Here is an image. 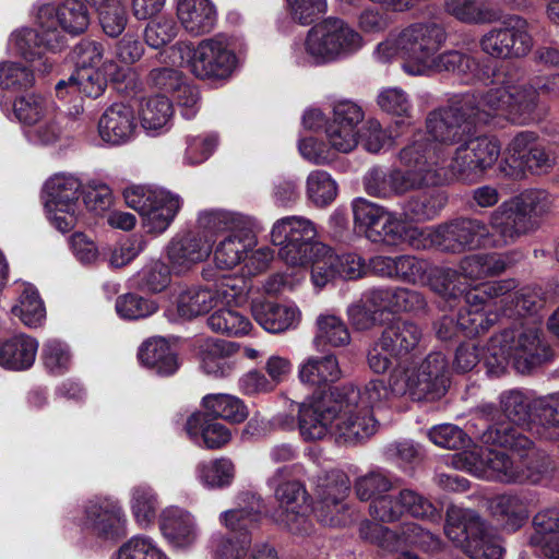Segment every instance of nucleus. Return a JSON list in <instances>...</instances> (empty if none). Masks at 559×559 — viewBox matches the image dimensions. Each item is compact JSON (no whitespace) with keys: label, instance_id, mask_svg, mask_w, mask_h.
I'll return each mask as SVG.
<instances>
[{"label":"nucleus","instance_id":"nucleus-1","mask_svg":"<svg viewBox=\"0 0 559 559\" xmlns=\"http://www.w3.org/2000/svg\"><path fill=\"white\" fill-rule=\"evenodd\" d=\"M298 430L304 441L323 440L329 436L347 444H356L377 431L373 404L368 403L366 385L337 386L328 393L312 395L297 403Z\"/></svg>","mask_w":559,"mask_h":559},{"label":"nucleus","instance_id":"nucleus-2","mask_svg":"<svg viewBox=\"0 0 559 559\" xmlns=\"http://www.w3.org/2000/svg\"><path fill=\"white\" fill-rule=\"evenodd\" d=\"M503 88H489L480 94H465L450 105L431 111L426 119L427 133L417 132L411 143L420 142L426 152L421 160H440L445 166L450 160V146L464 141L472 126L487 123L493 117L506 116V108L513 112H527L532 100L511 103L513 95Z\"/></svg>","mask_w":559,"mask_h":559},{"label":"nucleus","instance_id":"nucleus-3","mask_svg":"<svg viewBox=\"0 0 559 559\" xmlns=\"http://www.w3.org/2000/svg\"><path fill=\"white\" fill-rule=\"evenodd\" d=\"M479 439L484 444L510 449L514 461L506 452L474 445L455 453L451 464L478 478L506 484L537 483L547 467V455L532 440L509 423L487 427Z\"/></svg>","mask_w":559,"mask_h":559},{"label":"nucleus","instance_id":"nucleus-4","mask_svg":"<svg viewBox=\"0 0 559 559\" xmlns=\"http://www.w3.org/2000/svg\"><path fill=\"white\" fill-rule=\"evenodd\" d=\"M445 371L447 360L439 352L420 362L400 364L390 376L389 386L380 379L366 384L367 401L378 408L392 396L408 395L413 401L440 399L448 388Z\"/></svg>","mask_w":559,"mask_h":559},{"label":"nucleus","instance_id":"nucleus-5","mask_svg":"<svg viewBox=\"0 0 559 559\" xmlns=\"http://www.w3.org/2000/svg\"><path fill=\"white\" fill-rule=\"evenodd\" d=\"M447 33L436 22H416L379 43L373 57L381 63L390 62L395 57L402 58L403 71L412 76L429 75L433 66V56L445 43Z\"/></svg>","mask_w":559,"mask_h":559},{"label":"nucleus","instance_id":"nucleus-6","mask_svg":"<svg viewBox=\"0 0 559 559\" xmlns=\"http://www.w3.org/2000/svg\"><path fill=\"white\" fill-rule=\"evenodd\" d=\"M546 357L540 322L535 318L493 336L484 356L490 376L502 374L510 361L520 373H527Z\"/></svg>","mask_w":559,"mask_h":559},{"label":"nucleus","instance_id":"nucleus-7","mask_svg":"<svg viewBox=\"0 0 559 559\" xmlns=\"http://www.w3.org/2000/svg\"><path fill=\"white\" fill-rule=\"evenodd\" d=\"M365 45L361 34L338 17L313 25L302 41L292 47V59L300 67H319L346 59Z\"/></svg>","mask_w":559,"mask_h":559},{"label":"nucleus","instance_id":"nucleus-8","mask_svg":"<svg viewBox=\"0 0 559 559\" xmlns=\"http://www.w3.org/2000/svg\"><path fill=\"white\" fill-rule=\"evenodd\" d=\"M426 147L420 142L409 143L401 150L399 158L405 169H370L364 177V187L371 197L389 198L429 186L440 185V175L432 170L429 160H421Z\"/></svg>","mask_w":559,"mask_h":559},{"label":"nucleus","instance_id":"nucleus-9","mask_svg":"<svg viewBox=\"0 0 559 559\" xmlns=\"http://www.w3.org/2000/svg\"><path fill=\"white\" fill-rule=\"evenodd\" d=\"M304 472V465L300 463L284 465L276 468L266 480L280 506L272 514V519L295 535H307L312 530V524L306 515V487L301 481L290 479L292 476L301 475Z\"/></svg>","mask_w":559,"mask_h":559},{"label":"nucleus","instance_id":"nucleus-10","mask_svg":"<svg viewBox=\"0 0 559 559\" xmlns=\"http://www.w3.org/2000/svg\"><path fill=\"white\" fill-rule=\"evenodd\" d=\"M270 236L272 243L280 248V258L290 266H313L319 257L328 252V246L317 240L314 223L304 216L292 215L275 221Z\"/></svg>","mask_w":559,"mask_h":559},{"label":"nucleus","instance_id":"nucleus-11","mask_svg":"<svg viewBox=\"0 0 559 559\" xmlns=\"http://www.w3.org/2000/svg\"><path fill=\"white\" fill-rule=\"evenodd\" d=\"M170 50L180 55L189 52V71L199 80L226 82L238 68V57L231 40L223 35L201 39L195 46L189 41H178Z\"/></svg>","mask_w":559,"mask_h":559},{"label":"nucleus","instance_id":"nucleus-12","mask_svg":"<svg viewBox=\"0 0 559 559\" xmlns=\"http://www.w3.org/2000/svg\"><path fill=\"white\" fill-rule=\"evenodd\" d=\"M444 533L472 559H502L504 549L500 540L471 509L449 507Z\"/></svg>","mask_w":559,"mask_h":559},{"label":"nucleus","instance_id":"nucleus-13","mask_svg":"<svg viewBox=\"0 0 559 559\" xmlns=\"http://www.w3.org/2000/svg\"><path fill=\"white\" fill-rule=\"evenodd\" d=\"M501 145L495 136H477L457 146L445 166L439 159L430 162L432 170L440 175V185L452 181H472L498 160Z\"/></svg>","mask_w":559,"mask_h":559},{"label":"nucleus","instance_id":"nucleus-14","mask_svg":"<svg viewBox=\"0 0 559 559\" xmlns=\"http://www.w3.org/2000/svg\"><path fill=\"white\" fill-rule=\"evenodd\" d=\"M123 197L128 206L141 216L143 229L153 235H159L170 226L182 204L178 194L153 186L129 187Z\"/></svg>","mask_w":559,"mask_h":559},{"label":"nucleus","instance_id":"nucleus-15","mask_svg":"<svg viewBox=\"0 0 559 559\" xmlns=\"http://www.w3.org/2000/svg\"><path fill=\"white\" fill-rule=\"evenodd\" d=\"M90 20L88 9L81 0H62L58 5L43 3L36 7V25L41 29L43 43L52 51H60L66 46V37L58 26L75 36L87 29Z\"/></svg>","mask_w":559,"mask_h":559},{"label":"nucleus","instance_id":"nucleus-16","mask_svg":"<svg viewBox=\"0 0 559 559\" xmlns=\"http://www.w3.org/2000/svg\"><path fill=\"white\" fill-rule=\"evenodd\" d=\"M82 182L71 174L51 176L44 186V204L51 225L61 233L71 230L80 215Z\"/></svg>","mask_w":559,"mask_h":559},{"label":"nucleus","instance_id":"nucleus-17","mask_svg":"<svg viewBox=\"0 0 559 559\" xmlns=\"http://www.w3.org/2000/svg\"><path fill=\"white\" fill-rule=\"evenodd\" d=\"M247 292L243 281L223 277L214 287L191 286L179 292L176 298L178 314L193 319L218 307L241 299Z\"/></svg>","mask_w":559,"mask_h":559},{"label":"nucleus","instance_id":"nucleus-18","mask_svg":"<svg viewBox=\"0 0 559 559\" xmlns=\"http://www.w3.org/2000/svg\"><path fill=\"white\" fill-rule=\"evenodd\" d=\"M481 50L497 59L525 56L532 48L527 23L520 16H511L484 34L479 40Z\"/></svg>","mask_w":559,"mask_h":559},{"label":"nucleus","instance_id":"nucleus-19","mask_svg":"<svg viewBox=\"0 0 559 559\" xmlns=\"http://www.w3.org/2000/svg\"><path fill=\"white\" fill-rule=\"evenodd\" d=\"M131 68L117 66L112 60L103 63V68L76 67L67 80H60L55 90L63 95L66 87H76L78 93L86 97L98 98L107 87L108 79L112 82H124L132 76Z\"/></svg>","mask_w":559,"mask_h":559},{"label":"nucleus","instance_id":"nucleus-20","mask_svg":"<svg viewBox=\"0 0 559 559\" xmlns=\"http://www.w3.org/2000/svg\"><path fill=\"white\" fill-rule=\"evenodd\" d=\"M442 251L459 253L479 248H497L496 234L477 218H459L441 225Z\"/></svg>","mask_w":559,"mask_h":559},{"label":"nucleus","instance_id":"nucleus-21","mask_svg":"<svg viewBox=\"0 0 559 559\" xmlns=\"http://www.w3.org/2000/svg\"><path fill=\"white\" fill-rule=\"evenodd\" d=\"M359 534L361 538L388 550H394L401 542L418 546L426 551L437 550L441 545L437 536L416 523L405 524L402 527L401 536H397L388 527L370 521H364L359 526Z\"/></svg>","mask_w":559,"mask_h":559},{"label":"nucleus","instance_id":"nucleus-22","mask_svg":"<svg viewBox=\"0 0 559 559\" xmlns=\"http://www.w3.org/2000/svg\"><path fill=\"white\" fill-rule=\"evenodd\" d=\"M352 206L355 224L370 241L386 245L396 239L400 225L394 213L362 198L355 199Z\"/></svg>","mask_w":559,"mask_h":559},{"label":"nucleus","instance_id":"nucleus-23","mask_svg":"<svg viewBox=\"0 0 559 559\" xmlns=\"http://www.w3.org/2000/svg\"><path fill=\"white\" fill-rule=\"evenodd\" d=\"M97 132L108 146L117 147L131 143L139 133L134 108L126 103H114L100 115Z\"/></svg>","mask_w":559,"mask_h":559},{"label":"nucleus","instance_id":"nucleus-24","mask_svg":"<svg viewBox=\"0 0 559 559\" xmlns=\"http://www.w3.org/2000/svg\"><path fill=\"white\" fill-rule=\"evenodd\" d=\"M368 273L366 260L355 252L336 254L328 247V252L320 255L311 270L314 286L324 287L338 276L344 280H357Z\"/></svg>","mask_w":559,"mask_h":559},{"label":"nucleus","instance_id":"nucleus-25","mask_svg":"<svg viewBox=\"0 0 559 559\" xmlns=\"http://www.w3.org/2000/svg\"><path fill=\"white\" fill-rule=\"evenodd\" d=\"M492 88H503L513 95L512 102L522 103L523 100H532V108L527 112H513V108H506V116L512 121H516L519 123H526L533 118V114L535 112L538 104V95L544 94L549 97H558L559 96V73L536 76L533 83H514L510 80H507L501 85L493 86Z\"/></svg>","mask_w":559,"mask_h":559},{"label":"nucleus","instance_id":"nucleus-26","mask_svg":"<svg viewBox=\"0 0 559 559\" xmlns=\"http://www.w3.org/2000/svg\"><path fill=\"white\" fill-rule=\"evenodd\" d=\"M81 525L99 536L112 538L124 532L127 515L118 500L95 498L85 504Z\"/></svg>","mask_w":559,"mask_h":559},{"label":"nucleus","instance_id":"nucleus-27","mask_svg":"<svg viewBox=\"0 0 559 559\" xmlns=\"http://www.w3.org/2000/svg\"><path fill=\"white\" fill-rule=\"evenodd\" d=\"M514 197L503 201L489 216V227L496 234L497 248L514 243L521 236L534 230Z\"/></svg>","mask_w":559,"mask_h":559},{"label":"nucleus","instance_id":"nucleus-28","mask_svg":"<svg viewBox=\"0 0 559 559\" xmlns=\"http://www.w3.org/2000/svg\"><path fill=\"white\" fill-rule=\"evenodd\" d=\"M212 250V238L197 231L175 236L167 246L166 254L171 266L182 272L206 260Z\"/></svg>","mask_w":559,"mask_h":559},{"label":"nucleus","instance_id":"nucleus-29","mask_svg":"<svg viewBox=\"0 0 559 559\" xmlns=\"http://www.w3.org/2000/svg\"><path fill=\"white\" fill-rule=\"evenodd\" d=\"M251 313L257 323L270 333L296 329L301 320V312L296 305L277 304L265 298L252 300Z\"/></svg>","mask_w":559,"mask_h":559},{"label":"nucleus","instance_id":"nucleus-30","mask_svg":"<svg viewBox=\"0 0 559 559\" xmlns=\"http://www.w3.org/2000/svg\"><path fill=\"white\" fill-rule=\"evenodd\" d=\"M176 16L190 36L211 33L217 23V8L212 0H175Z\"/></svg>","mask_w":559,"mask_h":559},{"label":"nucleus","instance_id":"nucleus-31","mask_svg":"<svg viewBox=\"0 0 559 559\" xmlns=\"http://www.w3.org/2000/svg\"><path fill=\"white\" fill-rule=\"evenodd\" d=\"M159 528L165 539L177 548L193 545L199 536L194 515L177 506L166 507L160 512Z\"/></svg>","mask_w":559,"mask_h":559},{"label":"nucleus","instance_id":"nucleus-32","mask_svg":"<svg viewBox=\"0 0 559 559\" xmlns=\"http://www.w3.org/2000/svg\"><path fill=\"white\" fill-rule=\"evenodd\" d=\"M240 501L243 504L221 512L218 522L227 531L235 534L236 538H243L247 535L252 539L251 533L261 520L263 501L260 496L250 492L242 493Z\"/></svg>","mask_w":559,"mask_h":559},{"label":"nucleus","instance_id":"nucleus-33","mask_svg":"<svg viewBox=\"0 0 559 559\" xmlns=\"http://www.w3.org/2000/svg\"><path fill=\"white\" fill-rule=\"evenodd\" d=\"M236 343L209 337L198 346V355L202 370L215 378L228 377L235 369L231 357L236 354Z\"/></svg>","mask_w":559,"mask_h":559},{"label":"nucleus","instance_id":"nucleus-34","mask_svg":"<svg viewBox=\"0 0 559 559\" xmlns=\"http://www.w3.org/2000/svg\"><path fill=\"white\" fill-rule=\"evenodd\" d=\"M37 31L23 27L13 32L9 38L8 48L11 52L23 57L26 61H40L35 67L36 70L48 72L51 70L53 61L45 56L46 51L53 52L43 43V34L37 25Z\"/></svg>","mask_w":559,"mask_h":559},{"label":"nucleus","instance_id":"nucleus-35","mask_svg":"<svg viewBox=\"0 0 559 559\" xmlns=\"http://www.w3.org/2000/svg\"><path fill=\"white\" fill-rule=\"evenodd\" d=\"M489 511L508 532L522 527L530 516V501L525 495L506 492L490 499Z\"/></svg>","mask_w":559,"mask_h":559},{"label":"nucleus","instance_id":"nucleus-36","mask_svg":"<svg viewBox=\"0 0 559 559\" xmlns=\"http://www.w3.org/2000/svg\"><path fill=\"white\" fill-rule=\"evenodd\" d=\"M255 245V236L248 227L229 234L216 245L213 251L215 265L221 270H233L241 264L246 254Z\"/></svg>","mask_w":559,"mask_h":559},{"label":"nucleus","instance_id":"nucleus-37","mask_svg":"<svg viewBox=\"0 0 559 559\" xmlns=\"http://www.w3.org/2000/svg\"><path fill=\"white\" fill-rule=\"evenodd\" d=\"M460 281L457 271L452 269H440L435 273V278L431 283L433 290L438 294L459 299V304L468 306V309H479L483 311L485 299L481 292L477 287L467 289V284L456 283Z\"/></svg>","mask_w":559,"mask_h":559},{"label":"nucleus","instance_id":"nucleus-38","mask_svg":"<svg viewBox=\"0 0 559 559\" xmlns=\"http://www.w3.org/2000/svg\"><path fill=\"white\" fill-rule=\"evenodd\" d=\"M186 431L191 441L206 449H219L230 441V431L206 414L194 413L186 424Z\"/></svg>","mask_w":559,"mask_h":559},{"label":"nucleus","instance_id":"nucleus-39","mask_svg":"<svg viewBox=\"0 0 559 559\" xmlns=\"http://www.w3.org/2000/svg\"><path fill=\"white\" fill-rule=\"evenodd\" d=\"M140 362L160 376H170L179 368L176 349L163 337L145 341L139 348Z\"/></svg>","mask_w":559,"mask_h":559},{"label":"nucleus","instance_id":"nucleus-40","mask_svg":"<svg viewBox=\"0 0 559 559\" xmlns=\"http://www.w3.org/2000/svg\"><path fill=\"white\" fill-rule=\"evenodd\" d=\"M38 342L28 335L19 334L0 344V366L8 370L22 371L35 362Z\"/></svg>","mask_w":559,"mask_h":559},{"label":"nucleus","instance_id":"nucleus-41","mask_svg":"<svg viewBox=\"0 0 559 559\" xmlns=\"http://www.w3.org/2000/svg\"><path fill=\"white\" fill-rule=\"evenodd\" d=\"M382 344L399 359L415 350L423 337L421 329L412 321L395 320L382 332Z\"/></svg>","mask_w":559,"mask_h":559},{"label":"nucleus","instance_id":"nucleus-42","mask_svg":"<svg viewBox=\"0 0 559 559\" xmlns=\"http://www.w3.org/2000/svg\"><path fill=\"white\" fill-rule=\"evenodd\" d=\"M343 371L335 355L309 356L298 367L301 383L321 386L342 379Z\"/></svg>","mask_w":559,"mask_h":559},{"label":"nucleus","instance_id":"nucleus-43","mask_svg":"<svg viewBox=\"0 0 559 559\" xmlns=\"http://www.w3.org/2000/svg\"><path fill=\"white\" fill-rule=\"evenodd\" d=\"M247 293L245 296L230 304L219 302L215 311L209 317L207 325L215 332L225 334L228 336H241L249 333L252 324L250 320L240 313L236 307L246 300Z\"/></svg>","mask_w":559,"mask_h":559},{"label":"nucleus","instance_id":"nucleus-44","mask_svg":"<svg viewBox=\"0 0 559 559\" xmlns=\"http://www.w3.org/2000/svg\"><path fill=\"white\" fill-rule=\"evenodd\" d=\"M173 115V104L163 95L144 99L140 107L141 126L147 134L153 136L170 129Z\"/></svg>","mask_w":559,"mask_h":559},{"label":"nucleus","instance_id":"nucleus-45","mask_svg":"<svg viewBox=\"0 0 559 559\" xmlns=\"http://www.w3.org/2000/svg\"><path fill=\"white\" fill-rule=\"evenodd\" d=\"M235 474V464L228 457L203 461L195 467L197 479L207 489L229 487L234 481Z\"/></svg>","mask_w":559,"mask_h":559},{"label":"nucleus","instance_id":"nucleus-46","mask_svg":"<svg viewBox=\"0 0 559 559\" xmlns=\"http://www.w3.org/2000/svg\"><path fill=\"white\" fill-rule=\"evenodd\" d=\"M445 12L461 23L483 25L497 20V13L485 0H445Z\"/></svg>","mask_w":559,"mask_h":559},{"label":"nucleus","instance_id":"nucleus-47","mask_svg":"<svg viewBox=\"0 0 559 559\" xmlns=\"http://www.w3.org/2000/svg\"><path fill=\"white\" fill-rule=\"evenodd\" d=\"M129 497L134 521L142 527L150 526L155 521L159 507L155 489L145 484L136 485L130 489Z\"/></svg>","mask_w":559,"mask_h":559},{"label":"nucleus","instance_id":"nucleus-48","mask_svg":"<svg viewBox=\"0 0 559 559\" xmlns=\"http://www.w3.org/2000/svg\"><path fill=\"white\" fill-rule=\"evenodd\" d=\"M522 212L534 224V230L538 227V219L550 215L557 207V198L543 189H527L514 195Z\"/></svg>","mask_w":559,"mask_h":559},{"label":"nucleus","instance_id":"nucleus-49","mask_svg":"<svg viewBox=\"0 0 559 559\" xmlns=\"http://www.w3.org/2000/svg\"><path fill=\"white\" fill-rule=\"evenodd\" d=\"M447 194L441 190H428L405 201L404 215L415 221L435 218L447 204Z\"/></svg>","mask_w":559,"mask_h":559},{"label":"nucleus","instance_id":"nucleus-50","mask_svg":"<svg viewBox=\"0 0 559 559\" xmlns=\"http://www.w3.org/2000/svg\"><path fill=\"white\" fill-rule=\"evenodd\" d=\"M397 239L393 242H386V246H400L407 243L416 250H425L431 247H438L442 250L443 231L441 225L428 227H407L399 218Z\"/></svg>","mask_w":559,"mask_h":559},{"label":"nucleus","instance_id":"nucleus-51","mask_svg":"<svg viewBox=\"0 0 559 559\" xmlns=\"http://www.w3.org/2000/svg\"><path fill=\"white\" fill-rule=\"evenodd\" d=\"M62 116L52 108L44 117L24 130L28 142L38 146H50L58 143L64 135Z\"/></svg>","mask_w":559,"mask_h":559},{"label":"nucleus","instance_id":"nucleus-52","mask_svg":"<svg viewBox=\"0 0 559 559\" xmlns=\"http://www.w3.org/2000/svg\"><path fill=\"white\" fill-rule=\"evenodd\" d=\"M250 225V217L226 210H205L200 212L198 216V226L202 230L200 233L204 235H206V233H219L224 230L235 233Z\"/></svg>","mask_w":559,"mask_h":559},{"label":"nucleus","instance_id":"nucleus-53","mask_svg":"<svg viewBox=\"0 0 559 559\" xmlns=\"http://www.w3.org/2000/svg\"><path fill=\"white\" fill-rule=\"evenodd\" d=\"M313 485L316 502L347 500L350 491L349 478L340 469L317 476Z\"/></svg>","mask_w":559,"mask_h":559},{"label":"nucleus","instance_id":"nucleus-54","mask_svg":"<svg viewBox=\"0 0 559 559\" xmlns=\"http://www.w3.org/2000/svg\"><path fill=\"white\" fill-rule=\"evenodd\" d=\"M202 405L209 415L230 423H241L248 417V408L237 396L224 393L207 394Z\"/></svg>","mask_w":559,"mask_h":559},{"label":"nucleus","instance_id":"nucleus-55","mask_svg":"<svg viewBox=\"0 0 559 559\" xmlns=\"http://www.w3.org/2000/svg\"><path fill=\"white\" fill-rule=\"evenodd\" d=\"M12 313L28 328H37L43 324L46 319V308L33 285H23L17 304L12 308Z\"/></svg>","mask_w":559,"mask_h":559},{"label":"nucleus","instance_id":"nucleus-56","mask_svg":"<svg viewBox=\"0 0 559 559\" xmlns=\"http://www.w3.org/2000/svg\"><path fill=\"white\" fill-rule=\"evenodd\" d=\"M317 344L330 345L332 347L346 346L350 343V333L342 318L334 313H321L316 320Z\"/></svg>","mask_w":559,"mask_h":559},{"label":"nucleus","instance_id":"nucleus-57","mask_svg":"<svg viewBox=\"0 0 559 559\" xmlns=\"http://www.w3.org/2000/svg\"><path fill=\"white\" fill-rule=\"evenodd\" d=\"M56 106L43 96L29 93L17 96L12 104V115L22 124L23 130L35 123Z\"/></svg>","mask_w":559,"mask_h":559},{"label":"nucleus","instance_id":"nucleus-58","mask_svg":"<svg viewBox=\"0 0 559 559\" xmlns=\"http://www.w3.org/2000/svg\"><path fill=\"white\" fill-rule=\"evenodd\" d=\"M533 413L543 429V432H539L542 437L558 439L559 433L554 430L559 429V392L536 397L533 402Z\"/></svg>","mask_w":559,"mask_h":559},{"label":"nucleus","instance_id":"nucleus-59","mask_svg":"<svg viewBox=\"0 0 559 559\" xmlns=\"http://www.w3.org/2000/svg\"><path fill=\"white\" fill-rule=\"evenodd\" d=\"M117 559H170L151 536L139 534L129 538L118 550Z\"/></svg>","mask_w":559,"mask_h":559},{"label":"nucleus","instance_id":"nucleus-60","mask_svg":"<svg viewBox=\"0 0 559 559\" xmlns=\"http://www.w3.org/2000/svg\"><path fill=\"white\" fill-rule=\"evenodd\" d=\"M180 24L171 15L153 17L144 28V40L154 49L170 44L179 34Z\"/></svg>","mask_w":559,"mask_h":559},{"label":"nucleus","instance_id":"nucleus-61","mask_svg":"<svg viewBox=\"0 0 559 559\" xmlns=\"http://www.w3.org/2000/svg\"><path fill=\"white\" fill-rule=\"evenodd\" d=\"M400 493L402 515L406 514L431 523L440 522V511L427 497L412 489H403Z\"/></svg>","mask_w":559,"mask_h":559},{"label":"nucleus","instance_id":"nucleus-62","mask_svg":"<svg viewBox=\"0 0 559 559\" xmlns=\"http://www.w3.org/2000/svg\"><path fill=\"white\" fill-rule=\"evenodd\" d=\"M182 163L188 166H195L207 160L218 145V138L214 133L198 135H186Z\"/></svg>","mask_w":559,"mask_h":559},{"label":"nucleus","instance_id":"nucleus-63","mask_svg":"<svg viewBox=\"0 0 559 559\" xmlns=\"http://www.w3.org/2000/svg\"><path fill=\"white\" fill-rule=\"evenodd\" d=\"M307 195L317 206H325L337 195V185L324 170L311 171L307 178Z\"/></svg>","mask_w":559,"mask_h":559},{"label":"nucleus","instance_id":"nucleus-64","mask_svg":"<svg viewBox=\"0 0 559 559\" xmlns=\"http://www.w3.org/2000/svg\"><path fill=\"white\" fill-rule=\"evenodd\" d=\"M314 515L324 526L342 527L353 521V509L347 500L314 502Z\"/></svg>","mask_w":559,"mask_h":559}]
</instances>
